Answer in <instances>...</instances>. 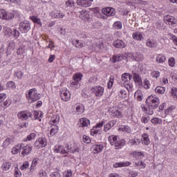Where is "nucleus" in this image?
<instances>
[{
  "label": "nucleus",
  "instance_id": "nucleus-42",
  "mask_svg": "<svg viewBox=\"0 0 177 177\" xmlns=\"http://www.w3.org/2000/svg\"><path fill=\"white\" fill-rule=\"evenodd\" d=\"M155 92H156V93H159V95L165 93V87L158 86L155 88Z\"/></svg>",
  "mask_w": 177,
  "mask_h": 177
},
{
  "label": "nucleus",
  "instance_id": "nucleus-58",
  "mask_svg": "<svg viewBox=\"0 0 177 177\" xmlns=\"http://www.w3.org/2000/svg\"><path fill=\"white\" fill-rule=\"evenodd\" d=\"M175 64H176L175 58L171 57L169 59V66H170V67H175Z\"/></svg>",
  "mask_w": 177,
  "mask_h": 177
},
{
  "label": "nucleus",
  "instance_id": "nucleus-37",
  "mask_svg": "<svg viewBox=\"0 0 177 177\" xmlns=\"http://www.w3.org/2000/svg\"><path fill=\"white\" fill-rule=\"evenodd\" d=\"M11 167H12V165L10 162H6L3 163L1 168H2L3 171L8 172V171H10Z\"/></svg>",
  "mask_w": 177,
  "mask_h": 177
},
{
  "label": "nucleus",
  "instance_id": "nucleus-9",
  "mask_svg": "<svg viewBox=\"0 0 177 177\" xmlns=\"http://www.w3.org/2000/svg\"><path fill=\"white\" fill-rule=\"evenodd\" d=\"M46 138H39L34 143L35 147L37 149H41V147H45L47 145Z\"/></svg>",
  "mask_w": 177,
  "mask_h": 177
},
{
  "label": "nucleus",
  "instance_id": "nucleus-43",
  "mask_svg": "<svg viewBox=\"0 0 177 177\" xmlns=\"http://www.w3.org/2000/svg\"><path fill=\"white\" fill-rule=\"evenodd\" d=\"M30 19L33 21V23H36L37 24H39L42 26V22H41V19L38 18L37 16H30Z\"/></svg>",
  "mask_w": 177,
  "mask_h": 177
},
{
  "label": "nucleus",
  "instance_id": "nucleus-64",
  "mask_svg": "<svg viewBox=\"0 0 177 177\" xmlns=\"http://www.w3.org/2000/svg\"><path fill=\"white\" fill-rule=\"evenodd\" d=\"M171 93L172 96H174V97H177V88H171Z\"/></svg>",
  "mask_w": 177,
  "mask_h": 177
},
{
  "label": "nucleus",
  "instance_id": "nucleus-45",
  "mask_svg": "<svg viewBox=\"0 0 177 177\" xmlns=\"http://www.w3.org/2000/svg\"><path fill=\"white\" fill-rule=\"evenodd\" d=\"M57 132H59V127L54 126L50 131V136H55V135H56V133H57Z\"/></svg>",
  "mask_w": 177,
  "mask_h": 177
},
{
  "label": "nucleus",
  "instance_id": "nucleus-35",
  "mask_svg": "<svg viewBox=\"0 0 177 177\" xmlns=\"http://www.w3.org/2000/svg\"><path fill=\"white\" fill-rule=\"evenodd\" d=\"M21 147H23V144H18L17 145H16L12 148V153L18 154V153H20V151L21 150Z\"/></svg>",
  "mask_w": 177,
  "mask_h": 177
},
{
  "label": "nucleus",
  "instance_id": "nucleus-1",
  "mask_svg": "<svg viewBox=\"0 0 177 177\" xmlns=\"http://www.w3.org/2000/svg\"><path fill=\"white\" fill-rule=\"evenodd\" d=\"M15 17H17L20 19V12L17 10H13L12 12H8L5 10H0V19L3 20H12V19H15Z\"/></svg>",
  "mask_w": 177,
  "mask_h": 177
},
{
  "label": "nucleus",
  "instance_id": "nucleus-61",
  "mask_svg": "<svg viewBox=\"0 0 177 177\" xmlns=\"http://www.w3.org/2000/svg\"><path fill=\"white\" fill-rule=\"evenodd\" d=\"M64 177H72L73 176V172L71 170H68L64 172Z\"/></svg>",
  "mask_w": 177,
  "mask_h": 177
},
{
  "label": "nucleus",
  "instance_id": "nucleus-32",
  "mask_svg": "<svg viewBox=\"0 0 177 177\" xmlns=\"http://www.w3.org/2000/svg\"><path fill=\"white\" fill-rule=\"evenodd\" d=\"M12 143H13V139L10 138H8L3 142L1 147H3V149H6V147L12 145Z\"/></svg>",
  "mask_w": 177,
  "mask_h": 177
},
{
  "label": "nucleus",
  "instance_id": "nucleus-20",
  "mask_svg": "<svg viewBox=\"0 0 177 177\" xmlns=\"http://www.w3.org/2000/svg\"><path fill=\"white\" fill-rule=\"evenodd\" d=\"M80 127L82 128H88L91 125V120L86 118H80L79 120Z\"/></svg>",
  "mask_w": 177,
  "mask_h": 177
},
{
  "label": "nucleus",
  "instance_id": "nucleus-41",
  "mask_svg": "<svg viewBox=\"0 0 177 177\" xmlns=\"http://www.w3.org/2000/svg\"><path fill=\"white\" fill-rule=\"evenodd\" d=\"M118 140V138H117V136H111L109 137V141L111 146H115L116 142Z\"/></svg>",
  "mask_w": 177,
  "mask_h": 177
},
{
  "label": "nucleus",
  "instance_id": "nucleus-53",
  "mask_svg": "<svg viewBox=\"0 0 177 177\" xmlns=\"http://www.w3.org/2000/svg\"><path fill=\"white\" fill-rule=\"evenodd\" d=\"M30 167V164L28 161L24 162V163L20 167L21 171H24V169H27Z\"/></svg>",
  "mask_w": 177,
  "mask_h": 177
},
{
  "label": "nucleus",
  "instance_id": "nucleus-5",
  "mask_svg": "<svg viewBox=\"0 0 177 177\" xmlns=\"http://www.w3.org/2000/svg\"><path fill=\"white\" fill-rule=\"evenodd\" d=\"M22 151L20 154L21 157H26V156H28V154H31V152L32 151V145L30 144H28L26 146H24V144H22Z\"/></svg>",
  "mask_w": 177,
  "mask_h": 177
},
{
  "label": "nucleus",
  "instance_id": "nucleus-54",
  "mask_svg": "<svg viewBox=\"0 0 177 177\" xmlns=\"http://www.w3.org/2000/svg\"><path fill=\"white\" fill-rule=\"evenodd\" d=\"M113 27L117 30H120V28H122V24L120 21L115 22Z\"/></svg>",
  "mask_w": 177,
  "mask_h": 177
},
{
  "label": "nucleus",
  "instance_id": "nucleus-40",
  "mask_svg": "<svg viewBox=\"0 0 177 177\" xmlns=\"http://www.w3.org/2000/svg\"><path fill=\"white\" fill-rule=\"evenodd\" d=\"M94 149V153L95 154H97V153H102L103 151V145H93Z\"/></svg>",
  "mask_w": 177,
  "mask_h": 177
},
{
  "label": "nucleus",
  "instance_id": "nucleus-23",
  "mask_svg": "<svg viewBox=\"0 0 177 177\" xmlns=\"http://www.w3.org/2000/svg\"><path fill=\"white\" fill-rule=\"evenodd\" d=\"M15 48H16V46L15 45V41H10L6 50L7 56H9V55H12V52L15 50Z\"/></svg>",
  "mask_w": 177,
  "mask_h": 177
},
{
  "label": "nucleus",
  "instance_id": "nucleus-28",
  "mask_svg": "<svg viewBox=\"0 0 177 177\" xmlns=\"http://www.w3.org/2000/svg\"><path fill=\"white\" fill-rule=\"evenodd\" d=\"M125 140L122 139V140H118L115 144V147L116 149H122V147H124V146H125Z\"/></svg>",
  "mask_w": 177,
  "mask_h": 177
},
{
  "label": "nucleus",
  "instance_id": "nucleus-24",
  "mask_svg": "<svg viewBox=\"0 0 177 177\" xmlns=\"http://www.w3.org/2000/svg\"><path fill=\"white\" fill-rule=\"evenodd\" d=\"M51 17L53 19H63V17H64V14L60 12V11L55 10L51 12Z\"/></svg>",
  "mask_w": 177,
  "mask_h": 177
},
{
  "label": "nucleus",
  "instance_id": "nucleus-38",
  "mask_svg": "<svg viewBox=\"0 0 177 177\" xmlns=\"http://www.w3.org/2000/svg\"><path fill=\"white\" fill-rule=\"evenodd\" d=\"M119 131L120 132H127V133H131V132H132V130L129 126H121L119 128Z\"/></svg>",
  "mask_w": 177,
  "mask_h": 177
},
{
  "label": "nucleus",
  "instance_id": "nucleus-59",
  "mask_svg": "<svg viewBox=\"0 0 177 177\" xmlns=\"http://www.w3.org/2000/svg\"><path fill=\"white\" fill-rule=\"evenodd\" d=\"M128 75H129V73H124L122 75V81L124 82H127L128 81Z\"/></svg>",
  "mask_w": 177,
  "mask_h": 177
},
{
  "label": "nucleus",
  "instance_id": "nucleus-19",
  "mask_svg": "<svg viewBox=\"0 0 177 177\" xmlns=\"http://www.w3.org/2000/svg\"><path fill=\"white\" fill-rule=\"evenodd\" d=\"M115 124H117V120H113L109 121L106 124H104V132H109V131H110L111 128H113V127H114V125H115Z\"/></svg>",
  "mask_w": 177,
  "mask_h": 177
},
{
  "label": "nucleus",
  "instance_id": "nucleus-13",
  "mask_svg": "<svg viewBox=\"0 0 177 177\" xmlns=\"http://www.w3.org/2000/svg\"><path fill=\"white\" fill-rule=\"evenodd\" d=\"M141 109L142 111H144V113H145V114H147L148 115H153V114H154L153 109L155 108L151 107V106L149 104H147L146 106H145L144 105H141Z\"/></svg>",
  "mask_w": 177,
  "mask_h": 177
},
{
  "label": "nucleus",
  "instance_id": "nucleus-57",
  "mask_svg": "<svg viewBox=\"0 0 177 177\" xmlns=\"http://www.w3.org/2000/svg\"><path fill=\"white\" fill-rule=\"evenodd\" d=\"M25 52L26 50H24V48L19 47L17 50V54L19 56H21V55H23Z\"/></svg>",
  "mask_w": 177,
  "mask_h": 177
},
{
  "label": "nucleus",
  "instance_id": "nucleus-11",
  "mask_svg": "<svg viewBox=\"0 0 177 177\" xmlns=\"http://www.w3.org/2000/svg\"><path fill=\"white\" fill-rule=\"evenodd\" d=\"M66 150L68 153H72V154H74V153H80V147L77 144L73 143L71 145H68Z\"/></svg>",
  "mask_w": 177,
  "mask_h": 177
},
{
  "label": "nucleus",
  "instance_id": "nucleus-39",
  "mask_svg": "<svg viewBox=\"0 0 177 177\" xmlns=\"http://www.w3.org/2000/svg\"><path fill=\"white\" fill-rule=\"evenodd\" d=\"M85 111V107L82 104H79L76 106V113L78 115H81Z\"/></svg>",
  "mask_w": 177,
  "mask_h": 177
},
{
  "label": "nucleus",
  "instance_id": "nucleus-10",
  "mask_svg": "<svg viewBox=\"0 0 177 177\" xmlns=\"http://www.w3.org/2000/svg\"><path fill=\"white\" fill-rule=\"evenodd\" d=\"M102 12L106 16H115V9L111 7L102 8Z\"/></svg>",
  "mask_w": 177,
  "mask_h": 177
},
{
  "label": "nucleus",
  "instance_id": "nucleus-12",
  "mask_svg": "<svg viewBox=\"0 0 177 177\" xmlns=\"http://www.w3.org/2000/svg\"><path fill=\"white\" fill-rule=\"evenodd\" d=\"M111 115L116 118H122V109L120 107L114 108L112 111Z\"/></svg>",
  "mask_w": 177,
  "mask_h": 177
},
{
  "label": "nucleus",
  "instance_id": "nucleus-17",
  "mask_svg": "<svg viewBox=\"0 0 177 177\" xmlns=\"http://www.w3.org/2000/svg\"><path fill=\"white\" fill-rule=\"evenodd\" d=\"M82 80V73H75L73 75V80L74 82H72L73 85H77V86H80V81Z\"/></svg>",
  "mask_w": 177,
  "mask_h": 177
},
{
  "label": "nucleus",
  "instance_id": "nucleus-18",
  "mask_svg": "<svg viewBox=\"0 0 177 177\" xmlns=\"http://www.w3.org/2000/svg\"><path fill=\"white\" fill-rule=\"evenodd\" d=\"M54 152L60 153L61 154H67V153H68V151L64 149V147H63L62 145H56L54 147Z\"/></svg>",
  "mask_w": 177,
  "mask_h": 177
},
{
  "label": "nucleus",
  "instance_id": "nucleus-15",
  "mask_svg": "<svg viewBox=\"0 0 177 177\" xmlns=\"http://www.w3.org/2000/svg\"><path fill=\"white\" fill-rule=\"evenodd\" d=\"M60 96L64 102H68V100L71 99V94H70V92L67 91V90H62Z\"/></svg>",
  "mask_w": 177,
  "mask_h": 177
},
{
  "label": "nucleus",
  "instance_id": "nucleus-21",
  "mask_svg": "<svg viewBox=\"0 0 177 177\" xmlns=\"http://www.w3.org/2000/svg\"><path fill=\"white\" fill-rule=\"evenodd\" d=\"M133 74V80L134 82H137V84H142V77H140V75H139V72L136 71H132Z\"/></svg>",
  "mask_w": 177,
  "mask_h": 177
},
{
  "label": "nucleus",
  "instance_id": "nucleus-48",
  "mask_svg": "<svg viewBox=\"0 0 177 177\" xmlns=\"http://www.w3.org/2000/svg\"><path fill=\"white\" fill-rule=\"evenodd\" d=\"M143 85L145 89H149L151 86L150 81H149V80L147 79H145V80L143 81Z\"/></svg>",
  "mask_w": 177,
  "mask_h": 177
},
{
  "label": "nucleus",
  "instance_id": "nucleus-50",
  "mask_svg": "<svg viewBox=\"0 0 177 177\" xmlns=\"http://www.w3.org/2000/svg\"><path fill=\"white\" fill-rule=\"evenodd\" d=\"M23 75H24V73L21 72V71H17L15 74V76L17 77L18 80H21V78H23Z\"/></svg>",
  "mask_w": 177,
  "mask_h": 177
},
{
  "label": "nucleus",
  "instance_id": "nucleus-47",
  "mask_svg": "<svg viewBox=\"0 0 177 177\" xmlns=\"http://www.w3.org/2000/svg\"><path fill=\"white\" fill-rule=\"evenodd\" d=\"M37 136V134L35 133H30V135H28L26 139V142L28 140L29 142L31 140H33V139H35Z\"/></svg>",
  "mask_w": 177,
  "mask_h": 177
},
{
  "label": "nucleus",
  "instance_id": "nucleus-36",
  "mask_svg": "<svg viewBox=\"0 0 177 177\" xmlns=\"http://www.w3.org/2000/svg\"><path fill=\"white\" fill-rule=\"evenodd\" d=\"M122 59H124V56H122V55L118 54L112 57L111 61L112 63H117V62H121Z\"/></svg>",
  "mask_w": 177,
  "mask_h": 177
},
{
  "label": "nucleus",
  "instance_id": "nucleus-44",
  "mask_svg": "<svg viewBox=\"0 0 177 177\" xmlns=\"http://www.w3.org/2000/svg\"><path fill=\"white\" fill-rule=\"evenodd\" d=\"M37 164H38V160H37V158L33 159L32 161V165L30 166V172H34L35 169V167H37Z\"/></svg>",
  "mask_w": 177,
  "mask_h": 177
},
{
  "label": "nucleus",
  "instance_id": "nucleus-29",
  "mask_svg": "<svg viewBox=\"0 0 177 177\" xmlns=\"http://www.w3.org/2000/svg\"><path fill=\"white\" fill-rule=\"evenodd\" d=\"M41 117H42V112L40 111H35L33 112V116L32 115V120H39V121H41Z\"/></svg>",
  "mask_w": 177,
  "mask_h": 177
},
{
  "label": "nucleus",
  "instance_id": "nucleus-34",
  "mask_svg": "<svg viewBox=\"0 0 177 177\" xmlns=\"http://www.w3.org/2000/svg\"><path fill=\"white\" fill-rule=\"evenodd\" d=\"M167 60V57H165V55L162 54H159L157 55L156 61L157 63L161 64V63H165V61Z\"/></svg>",
  "mask_w": 177,
  "mask_h": 177
},
{
  "label": "nucleus",
  "instance_id": "nucleus-16",
  "mask_svg": "<svg viewBox=\"0 0 177 177\" xmlns=\"http://www.w3.org/2000/svg\"><path fill=\"white\" fill-rule=\"evenodd\" d=\"M79 17L80 19H82V20H84V21H88L89 19H91V15H89V12H88V11L83 10L80 11Z\"/></svg>",
  "mask_w": 177,
  "mask_h": 177
},
{
  "label": "nucleus",
  "instance_id": "nucleus-25",
  "mask_svg": "<svg viewBox=\"0 0 177 177\" xmlns=\"http://www.w3.org/2000/svg\"><path fill=\"white\" fill-rule=\"evenodd\" d=\"M113 46H115V48H125L127 45L122 40L118 39L113 42Z\"/></svg>",
  "mask_w": 177,
  "mask_h": 177
},
{
  "label": "nucleus",
  "instance_id": "nucleus-31",
  "mask_svg": "<svg viewBox=\"0 0 177 177\" xmlns=\"http://www.w3.org/2000/svg\"><path fill=\"white\" fill-rule=\"evenodd\" d=\"M146 46H148V48H157L158 44L154 40L148 39L146 42Z\"/></svg>",
  "mask_w": 177,
  "mask_h": 177
},
{
  "label": "nucleus",
  "instance_id": "nucleus-55",
  "mask_svg": "<svg viewBox=\"0 0 177 177\" xmlns=\"http://www.w3.org/2000/svg\"><path fill=\"white\" fill-rule=\"evenodd\" d=\"M156 26L158 30H162V27H164V23H162L161 21H158L156 22Z\"/></svg>",
  "mask_w": 177,
  "mask_h": 177
},
{
  "label": "nucleus",
  "instance_id": "nucleus-46",
  "mask_svg": "<svg viewBox=\"0 0 177 177\" xmlns=\"http://www.w3.org/2000/svg\"><path fill=\"white\" fill-rule=\"evenodd\" d=\"M134 59L136 62H142L143 60V55L140 53H136Z\"/></svg>",
  "mask_w": 177,
  "mask_h": 177
},
{
  "label": "nucleus",
  "instance_id": "nucleus-6",
  "mask_svg": "<svg viewBox=\"0 0 177 177\" xmlns=\"http://www.w3.org/2000/svg\"><path fill=\"white\" fill-rule=\"evenodd\" d=\"M31 28V26L30 25V22L28 21H24L21 23H19V29L21 31V32H28Z\"/></svg>",
  "mask_w": 177,
  "mask_h": 177
},
{
  "label": "nucleus",
  "instance_id": "nucleus-3",
  "mask_svg": "<svg viewBox=\"0 0 177 177\" xmlns=\"http://www.w3.org/2000/svg\"><path fill=\"white\" fill-rule=\"evenodd\" d=\"M27 97L31 103L34 102H37V100H39V94L37 92V89L31 88L28 91V94Z\"/></svg>",
  "mask_w": 177,
  "mask_h": 177
},
{
  "label": "nucleus",
  "instance_id": "nucleus-27",
  "mask_svg": "<svg viewBox=\"0 0 177 177\" xmlns=\"http://www.w3.org/2000/svg\"><path fill=\"white\" fill-rule=\"evenodd\" d=\"M141 141L142 142L143 145L145 146H149L150 145V140L149 139V135L146 133L142 135Z\"/></svg>",
  "mask_w": 177,
  "mask_h": 177
},
{
  "label": "nucleus",
  "instance_id": "nucleus-33",
  "mask_svg": "<svg viewBox=\"0 0 177 177\" xmlns=\"http://www.w3.org/2000/svg\"><path fill=\"white\" fill-rule=\"evenodd\" d=\"M134 97H136V100L138 102H142L143 100V93H142V91L138 90L135 94Z\"/></svg>",
  "mask_w": 177,
  "mask_h": 177
},
{
  "label": "nucleus",
  "instance_id": "nucleus-30",
  "mask_svg": "<svg viewBox=\"0 0 177 177\" xmlns=\"http://www.w3.org/2000/svg\"><path fill=\"white\" fill-rule=\"evenodd\" d=\"M60 121V117L57 115H55L51 118L50 124L53 127H57V124H59V122Z\"/></svg>",
  "mask_w": 177,
  "mask_h": 177
},
{
  "label": "nucleus",
  "instance_id": "nucleus-26",
  "mask_svg": "<svg viewBox=\"0 0 177 177\" xmlns=\"http://www.w3.org/2000/svg\"><path fill=\"white\" fill-rule=\"evenodd\" d=\"M131 162H119L113 164V168H121L122 167H129Z\"/></svg>",
  "mask_w": 177,
  "mask_h": 177
},
{
  "label": "nucleus",
  "instance_id": "nucleus-49",
  "mask_svg": "<svg viewBox=\"0 0 177 177\" xmlns=\"http://www.w3.org/2000/svg\"><path fill=\"white\" fill-rule=\"evenodd\" d=\"M151 122L152 124H162V120L158 118H153L151 119Z\"/></svg>",
  "mask_w": 177,
  "mask_h": 177
},
{
  "label": "nucleus",
  "instance_id": "nucleus-52",
  "mask_svg": "<svg viewBox=\"0 0 177 177\" xmlns=\"http://www.w3.org/2000/svg\"><path fill=\"white\" fill-rule=\"evenodd\" d=\"M136 167H141L142 169L146 168V163L142 161H138L135 162Z\"/></svg>",
  "mask_w": 177,
  "mask_h": 177
},
{
  "label": "nucleus",
  "instance_id": "nucleus-51",
  "mask_svg": "<svg viewBox=\"0 0 177 177\" xmlns=\"http://www.w3.org/2000/svg\"><path fill=\"white\" fill-rule=\"evenodd\" d=\"M113 84H114V77L111 76L107 84L109 89H111L113 88Z\"/></svg>",
  "mask_w": 177,
  "mask_h": 177
},
{
  "label": "nucleus",
  "instance_id": "nucleus-56",
  "mask_svg": "<svg viewBox=\"0 0 177 177\" xmlns=\"http://www.w3.org/2000/svg\"><path fill=\"white\" fill-rule=\"evenodd\" d=\"M74 0H68L66 1V6L68 8H73L74 6Z\"/></svg>",
  "mask_w": 177,
  "mask_h": 177
},
{
  "label": "nucleus",
  "instance_id": "nucleus-62",
  "mask_svg": "<svg viewBox=\"0 0 177 177\" xmlns=\"http://www.w3.org/2000/svg\"><path fill=\"white\" fill-rule=\"evenodd\" d=\"M83 142L84 143H91V138L87 136H83Z\"/></svg>",
  "mask_w": 177,
  "mask_h": 177
},
{
  "label": "nucleus",
  "instance_id": "nucleus-7",
  "mask_svg": "<svg viewBox=\"0 0 177 177\" xmlns=\"http://www.w3.org/2000/svg\"><path fill=\"white\" fill-rule=\"evenodd\" d=\"M164 21L166 24H169V26H171L172 27H176L177 26V19L171 15L165 16Z\"/></svg>",
  "mask_w": 177,
  "mask_h": 177
},
{
  "label": "nucleus",
  "instance_id": "nucleus-63",
  "mask_svg": "<svg viewBox=\"0 0 177 177\" xmlns=\"http://www.w3.org/2000/svg\"><path fill=\"white\" fill-rule=\"evenodd\" d=\"M6 86L7 88H16V86L15 84V82H8L7 84H6Z\"/></svg>",
  "mask_w": 177,
  "mask_h": 177
},
{
  "label": "nucleus",
  "instance_id": "nucleus-22",
  "mask_svg": "<svg viewBox=\"0 0 177 177\" xmlns=\"http://www.w3.org/2000/svg\"><path fill=\"white\" fill-rule=\"evenodd\" d=\"M133 38L135 41H143L145 37H143V32H134L132 34Z\"/></svg>",
  "mask_w": 177,
  "mask_h": 177
},
{
  "label": "nucleus",
  "instance_id": "nucleus-8",
  "mask_svg": "<svg viewBox=\"0 0 177 177\" xmlns=\"http://www.w3.org/2000/svg\"><path fill=\"white\" fill-rule=\"evenodd\" d=\"M17 117L19 120L24 121L25 120H28L30 118H31L32 113H30L28 111H22L18 113Z\"/></svg>",
  "mask_w": 177,
  "mask_h": 177
},
{
  "label": "nucleus",
  "instance_id": "nucleus-60",
  "mask_svg": "<svg viewBox=\"0 0 177 177\" xmlns=\"http://www.w3.org/2000/svg\"><path fill=\"white\" fill-rule=\"evenodd\" d=\"M151 75L153 78H158L160 77V71H154L151 73Z\"/></svg>",
  "mask_w": 177,
  "mask_h": 177
},
{
  "label": "nucleus",
  "instance_id": "nucleus-2",
  "mask_svg": "<svg viewBox=\"0 0 177 177\" xmlns=\"http://www.w3.org/2000/svg\"><path fill=\"white\" fill-rule=\"evenodd\" d=\"M146 104H149L152 109H157L158 104H160V98L153 95H150L146 100Z\"/></svg>",
  "mask_w": 177,
  "mask_h": 177
},
{
  "label": "nucleus",
  "instance_id": "nucleus-4",
  "mask_svg": "<svg viewBox=\"0 0 177 177\" xmlns=\"http://www.w3.org/2000/svg\"><path fill=\"white\" fill-rule=\"evenodd\" d=\"M91 91L97 97H102L103 93H104V88L101 86H95L93 87Z\"/></svg>",
  "mask_w": 177,
  "mask_h": 177
},
{
  "label": "nucleus",
  "instance_id": "nucleus-14",
  "mask_svg": "<svg viewBox=\"0 0 177 177\" xmlns=\"http://www.w3.org/2000/svg\"><path fill=\"white\" fill-rule=\"evenodd\" d=\"M92 2H93V0H77L76 3L78 6L88 8L92 5Z\"/></svg>",
  "mask_w": 177,
  "mask_h": 177
}]
</instances>
